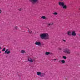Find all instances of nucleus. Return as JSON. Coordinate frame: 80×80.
Here are the masks:
<instances>
[{"instance_id":"nucleus-3","label":"nucleus","mask_w":80,"mask_h":80,"mask_svg":"<svg viewBox=\"0 0 80 80\" xmlns=\"http://www.w3.org/2000/svg\"><path fill=\"white\" fill-rule=\"evenodd\" d=\"M63 52H64V53H65L68 54L69 55H70V53H71L70 49L67 48L64 49Z\"/></svg>"},{"instance_id":"nucleus-20","label":"nucleus","mask_w":80,"mask_h":80,"mask_svg":"<svg viewBox=\"0 0 80 80\" xmlns=\"http://www.w3.org/2000/svg\"><path fill=\"white\" fill-rule=\"evenodd\" d=\"M18 28V27H17V26H15L14 27V29H15V30H17Z\"/></svg>"},{"instance_id":"nucleus-23","label":"nucleus","mask_w":80,"mask_h":80,"mask_svg":"<svg viewBox=\"0 0 80 80\" xmlns=\"http://www.w3.org/2000/svg\"><path fill=\"white\" fill-rule=\"evenodd\" d=\"M22 10V8H19L18 9V10H19V11H21Z\"/></svg>"},{"instance_id":"nucleus-27","label":"nucleus","mask_w":80,"mask_h":80,"mask_svg":"<svg viewBox=\"0 0 80 80\" xmlns=\"http://www.w3.org/2000/svg\"><path fill=\"white\" fill-rule=\"evenodd\" d=\"M53 60H57V59H53Z\"/></svg>"},{"instance_id":"nucleus-13","label":"nucleus","mask_w":80,"mask_h":80,"mask_svg":"<svg viewBox=\"0 0 80 80\" xmlns=\"http://www.w3.org/2000/svg\"><path fill=\"white\" fill-rule=\"evenodd\" d=\"M27 28H28V31L30 33H32V31L31 30L28 28L27 27Z\"/></svg>"},{"instance_id":"nucleus-7","label":"nucleus","mask_w":80,"mask_h":80,"mask_svg":"<svg viewBox=\"0 0 80 80\" xmlns=\"http://www.w3.org/2000/svg\"><path fill=\"white\" fill-rule=\"evenodd\" d=\"M34 44L36 45H38V46H40L41 45V42L40 41H36L35 43Z\"/></svg>"},{"instance_id":"nucleus-24","label":"nucleus","mask_w":80,"mask_h":80,"mask_svg":"<svg viewBox=\"0 0 80 80\" xmlns=\"http://www.w3.org/2000/svg\"><path fill=\"white\" fill-rule=\"evenodd\" d=\"M62 41H63V42H66V40L63 39L62 40Z\"/></svg>"},{"instance_id":"nucleus-1","label":"nucleus","mask_w":80,"mask_h":80,"mask_svg":"<svg viewBox=\"0 0 80 80\" xmlns=\"http://www.w3.org/2000/svg\"><path fill=\"white\" fill-rule=\"evenodd\" d=\"M40 36L41 39H44V40H47V39H48V34L47 33L41 34H40Z\"/></svg>"},{"instance_id":"nucleus-8","label":"nucleus","mask_w":80,"mask_h":80,"mask_svg":"<svg viewBox=\"0 0 80 80\" xmlns=\"http://www.w3.org/2000/svg\"><path fill=\"white\" fill-rule=\"evenodd\" d=\"M71 35L72 36H73L74 37H75L77 35V33L75 32V31H73L71 32Z\"/></svg>"},{"instance_id":"nucleus-12","label":"nucleus","mask_w":80,"mask_h":80,"mask_svg":"<svg viewBox=\"0 0 80 80\" xmlns=\"http://www.w3.org/2000/svg\"><path fill=\"white\" fill-rule=\"evenodd\" d=\"M50 54H51V53L50 52H46L45 53V55H50Z\"/></svg>"},{"instance_id":"nucleus-11","label":"nucleus","mask_w":80,"mask_h":80,"mask_svg":"<svg viewBox=\"0 0 80 80\" xmlns=\"http://www.w3.org/2000/svg\"><path fill=\"white\" fill-rule=\"evenodd\" d=\"M67 34L69 36H71V35H72V32H71V31H68V32L67 33Z\"/></svg>"},{"instance_id":"nucleus-6","label":"nucleus","mask_w":80,"mask_h":80,"mask_svg":"<svg viewBox=\"0 0 80 80\" xmlns=\"http://www.w3.org/2000/svg\"><path fill=\"white\" fill-rule=\"evenodd\" d=\"M28 62H30V63H32L33 62V61H35V59H33V60H32V58L29 57H28Z\"/></svg>"},{"instance_id":"nucleus-14","label":"nucleus","mask_w":80,"mask_h":80,"mask_svg":"<svg viewBox=\"0 0 80 80\" xmlns=\"http://www.w3.org/2000/svg\"><path fill=\"white\" fill-rule=\"evenodd\" d=\"M41 72H37V75H39L40 76V75H41Z\"/></svg>"},{"instance_id":"nucleus-26","label":"nucleus","mask_w":80,"mask_h":80,"mask_svg":"<svg viewBox=\"0 0 80 80\" xmlns=\"http://www.w3.org/2000/svg\"><path fill=\"white\" fill-rule=\"evenodd\" d=\"M60 62H61V60H59V61H58V62L59 63H60Z\"/></svg>"},{"instance_id":"nucleus-15","label":"nucleus","mask_w":80,"mask_h":80,"mask_svg":"<svg viewBox=\"0 0 80 80\" xmlns=\"http://www.w3.org/2000/svg\"><path fill=\"white\" fill-rule=\"evenodd\" d=\"M20 52L21 53H25V51L23 50H21Z\"/></svg>"},{"instance_id":"nucleus-9","label":"nucleus","mask_w":80,"mask_h":80,"mask_svg":"<svg viewBox=\"0 0 80 80\" xmlns=\"http://www.w3.org/2000/svg\"><path fill=\"white\" fill-rule=\"evenodd\" d=\"M45 74L43 72H42L41 73V75L40 77H45Z\"/></svg>"},{"instance_id":"nucleus-4","label":"nucleus","mask_w":80,"mask_h":80,"mask_svg":"<svg viewBox=\"0 0 80 80\" xmlns=\"http://www.w3.org/2000/svg\"><path fill=\"white\" fill-rule=\"evenodd\" d=\"M30 2H31L32 4L33 5H34V4H35V3H38V0H30Z\"/></svg>"},{"instance_id":"nucleus-29","label":"nucleus","mask_w":80,"mask_h":80,"mask_svg":"<svg viewBox=\"0 0 80 80\" xmlns=\"http://www.w3.org/2000/svg\"><path fill=\"white\" fill-rule=\"evenodd\" d=\"M0 53H1V51H0Z\"/></svg>"},{"instance_id":"nucleus-18","label":"nucleus","mask_w":80,"mask_h":80,"mask_svg":"<svg viewBox=\"0 0 80 80\" xmlns=\"http://www.w3.org/2000/svg\"><path fill=\"white\" fill-rule=\"evenodd\" d=\"M41 18H42V19H45L46 18V17L44 16H42L41 17Z\"/></svg>"},{"instance_id":"nucleus-28","label":"nucleus","mask_w":80,"mask_h":80,"mask_svg":"<svg viewBox=\"0 0 80 80\" xmlns=\"http://www.w3.org/2000/svg\"><path fill=\"white\" fill-rule=\"evenodd\" d=\"M2 49V47H0V49Z\"/></svg>"},{"instance_id":"nucleus-22","label":"nucleus","mask_w":80,"mask_h":80,"mask_svg":"<svg viewBox=\"0 0 80 80\" xmlns=\"http://www.w3.org/2000/svg\"><path fill=\"white\" fill-rule=\"evenodd\" d=\"M62 48H58V49L59 50H62Z\"/></svg>"},{"instance_id":"nucleus-25","label":"nucleus","mask_w":80,"mask_h":80,"mask_svg":"<svg viewBox=\"0 0 80 80\" xmlns=\"http://www.w3.org/2000/svg\"><path fill=\"white\" fill-rule=\"evenodd\" d=\"M2 13V11L1 10V9H0V13Z\"/></svg>"},{"instance_id":"nucleus-16","label":"nucleus","mask_w":80,"mask_h":80,"mask_svg":"<svg viewBox=\"0 0 80 80\" xmlns=\"http://www.w3.org/2000/svg\"><path fill=\"white\" fill-rule=\"evenodd\" d=\"M52 14L54 15H58V13L57 12H54L52 13Z\"/></svg>"},{"instance_id":"nucleus-10","label":"nucleus","mask_w":80,"mask_h":80,"mask_svg":"<svg viewBox=\"0 0 80 80\" xmlns=\"http://www.w3.org/2000/svg\"><path fill=\"white\" fill-rule=\"evenodd\" d=\"M8 49H7L6 51L5 52V53L6 54H9V53H10V51H8Z\"/></svg>"},{"instance_id":"nucleus-2","label":"nucleus","mask_w":80,"mask_h":80,"mask_svg":"<svg viewBox=\"0 0 80 80\" xmlns=\"http://www.w3.org/2000/svg\"><path fill=\"white\" fill-rule=\"evenodd\" d=\"M58 4L60 6H62V8H63V9H67V6L65 4V3L63 2H59Z\"/></svg>"},{"instance_id":"nucleus-19","label":"nucleus","mask_w":80,"mask_h":80,"mask_svg":"<svg viewBox=\"0 0 80 80\" xmlns=\"http://www.w3.org/2000/svg\"><path fill=\"white\" fill-rule=\"evenodd\" d=\"M62 58H63V59H65V60H66V59H67V57L66 56H63L62 57Z\"/></svg>"},{"instance_id":"nucleus-17","label":"nucleus","mask_w":80,"mask_h":80,"mask_svg":"<svg viewBox=\"0 0 80 80\" xmlns=\"http://www.w3.org/2000/svg\"><path fill=\"white\" fill-rule=\"evenodd\" d=\"M61 62H62V63L63 64H64L65 63V61L64 60H62L61 61Z\"/></svg>"},{"instance_id":"nucleus-21","label":"nucleus","mask_w":80,"mask_h":80,"mask_svg":"<svg viewBox=\"0 0 80 80\" xmlns=\"http://www.w3.org/2000/svg\"><path fill=\"white\" fill-rule=\"evenodd\" d=\"M5 51V48H4L2 50V52H4Z\"/></svg>"},{"instance_id":"nucleus-5","label":"nucleus","mask_w":80,"mask_h":80,"mask_svg":"<svg viewBox=\"0 0 80 80\" xmlns=\"http://www.w3.org/2000/svg\"><path fill=\"white\" fill-rule=\"evenodd\" d=\"M53 25V22H52L50 23H48L47 24V27H48V28H50V29H51L52 28H51V27H52V26Z\"/></svg>"}]
</instances>
